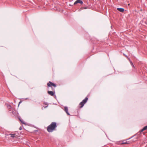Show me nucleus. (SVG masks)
Masks as SVG:
<instances>
[{
	"mask_svg": "<svg viewBox=\"0 0 147 147\" xmlns=\"http://www.w3.org/2000/svg\"><path fill=\"white\" fill-rule=\"evenodd\" d=\"M57 127V123L55 122H52L47 127V130L49 132H52L55 130Z\"/></svg>",
	"mask_w": 147,
	"mask_h": 147,
	"instance_id": "f257e3e1",
	"label": "nucleus"
},
{
	"mask_svg": "<svg viewBox=\"0 0 147 147\" xmlns=\"http://www.w3.org/2000/svg\"><path fill=\"white\" fill-rule=\"evenodd\" d=\"M88 99L87 97H86L79 104V107L81 108L83 107L84 105L86 103Z\"/></svg>",
	"mask_w": 147,
	"mask_h": 147,
	"instance_id": "f03ea898",
	"label": "nucleus"
},
{
	"mask_svg": "<svg viewBox=\"0 0 147 147\" xmlns=\"http://www.w3.org/2000/svg\"><path fill=\"white\" fill-rule=\"evenodd\" d=\"M47 86L49 87H51L52 86L55 87L56 86V85L55 84L52 83V82L50 81L49 82V83L47 84Z\"/></svg>",
	"mask_w": 147,
	"mask_h": 147,
	"instance_id": "7ed1b4c3",
	"label": "nucleus"
},
{
	"mask_svg": "<svg viewBox=\"0 0 147 147\" xmlns=\"http://www.w3.org/2000/svg\"><path fill=\"white\" fill-rule=\"evenodd\" d=\"M78 3H80L81 4H82L83 3V2L81 0H77L74 3V5H75Z\"/></svg>",
	"mask_w": 147,
	"mask_h": 147,
	"instance_id": "20e7f679",
	"label": "nucleus"
},
{
	"mask_svg": "<svg viewBox=\"0 0 147 147\" xmlns=\"http://www.w3.org/2000/svg\"><path fill=\"white\" fill-rule=\"evenodd\" d=\"M47 93L49 95L51 96H53L54 95V93L53 91H48Z\"/></svg>",
	"mask_w": 147,
	"mask_h": 147,
	"instance_id": "39448f33",
	"label": "nucleus"
},
{
	"mask_svg": "<svg viewBox=\"0 0 147 147\" xmlns=\"http://www.w3.org/2000/svg\"><path fill=\"white\" fill-rule=\"evenodd\" d=\"M64 110L68 115H69V114L68 112V109L67 107H64Z\"/></svg>",
	"mask_w": 147,
	"mask_h": 147,
	"instance_id": "423d86ee",
	"label": "nucleus"
},
{
	"mask_svg": "<svg viewBox=\"0 0 147 147\" xmlns=\"http://www.w3.org/2000/svg\"><path fill=\"white\" fill-rule=\"evenodd\" d=\"M117 10L119 11L123 12L124 11V9L123 8H117Z\"/></svg>",
	"mask_w": 147,
	"mask_h": 147,
	"instance_id": "0eeeda50",
	"label": "nucleus"
},
{
	"mask_svg": "<svg viewBox=\"0 0 147 147\" xmlns=\"http://www.w3.org/2000/svg\"><path fill=\"white\" fill-rule=\"evenodd\" d=\"M147 129V125L144 127L141 131L140 132H142L143 131L146 130Z\"/></svg>",
	"mask_w": 147,
	"mask_h": 147,
	"instance_id": "6e6552de",
	"label": "nucleus"
},
{
	"mask_svg": "<svg viewBox=\"0 0 147 147\" xmlns=\"http://www.w3.org/2000/svg\"><path fill=\"white\" fill-rule=\"evenodd\" d=\"M10 135H11V137L13 138L16 137L17 136V135L16 134H11Z\"/></svg>",
	"mask_w": 147,
	"mask_h": 147,
	"instance_id": "1a4fd4ad",
	"label": "nucleus"
},
{
	"mask_svg": "<svg viewBox=\"0 0 147 147\" xmlns=\"http://www.w3.org/2000/svg\"><path fill=\"white\" fill-rule=\"evenodd\" d=\"M129 142H128L127 141H125L124 142H123L121 144H129Z\"/></svg>",
	"mask_w": 147,
	"mask_h": 147,
	"instance_id": "9d476101",
	"label": "nucleus"
},
{
	"mask_svg": "<svg viewBox=\"0 0 147 147\" xmlns=\"http://www.w3.org/2000/svg\"><path fill=\"white\" fill-rule=\"evenodd\" d=\"M7 107L9 109V111H11V106L10 105H8L7 106Z\"/></svg>",
	"mask_w": 147,
	"mask_h": 147,
	"instance_id": "9b49d317",
	"label": "nucleus"
},
{
	"mask_svg": "<svg viewBox=\"0 0 147 147\" xmlns=\"http://www.w3.org/2000/svg\"><path fill=\"white\" fill-rule=\"evenodd\" d=\"M130 62L131 63V65L133 67H134V66L133 65V63H132V62L131 61H130Z\"/></svg>",
	"mask_w": 147,
	"mask_h": 147,
	"instance_id": "f8f14e48",
	"label": "nucleus"
},
{
	"mask_svg": "<svg viewBox=\"0 0 147 147\" xmlns=\"http://www.w3.org/2000/svg\"><path fill=\"white\" fill-rule=\"evenodd\" d=\"M21 121V122L22 123L25 124L24 123V121Z\"/></svg>",
	"mask_w": 147,
	"mask_h": 147,
	"instance_id": "ddd939ff",
	"label": "nucleus"
},
{
	"mask_svg": "<svg viewBox=\"0 0 147 147\" xmlns=\"http://www.w3.org/2000/svg\"><path fill=\"white\" fill-rule=\"evenodd\" d=\"M19 129L20 130H21L22 129V128L21 127H20V128H19Z\"/></svg>",
	"mask_w": 147,
	"mask_h": 147,
	"instance_id": "4468645a",
	"label": "nucleus"
},
{
	"mask_svg": "<svg viewBox=\"0 0 147 147\" xmlns=\"http://www.w3.org/2000/svg\"><path fill=\"white\" fill-rule=\"evenodd\" d=\"M52 90H54V89H52Z\"/></svg>",
	"mask_w": 147,
	"mask_h": 147,
	"instance_id": "2eb2a0df",
	"label": "nucleus"
}]
</instances>
